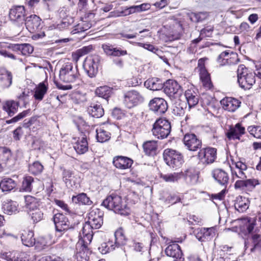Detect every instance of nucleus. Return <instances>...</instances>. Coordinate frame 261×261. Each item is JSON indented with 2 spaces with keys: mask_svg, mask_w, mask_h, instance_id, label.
Here are the masks:
<instances>
[{
  "mask_svg": "<svg viewBox=\"0 0 261 261\" xmlns=\"http://www.w3.org/2000/svg\"><path fill=\"white\" fill-rule=\"evenodd\" d=\"M103 212L97 208H91L88 214V221L84 225L82 232L80 233L81 239L76 245L77 261H88L89 249L88 245L92 239V229H98L103 224Z\"/></svg>",
  "mask_w": 261,
  "mask_h": 261,
  "instance_id": "1",
  "label": "nucleus"
},
{
  "mask_svg": "<svg viewBox=\"0 0 261 261\" xmlns=\"http://www.w3.org/2000/svg\"><path fill=\"white\" fill-rule=\"evenodd\" d=\"M232 165L235 166H230L232 177L233 179L235 177L240 179L236 180L234 183L235 189L251 191L256 186L260 184V182L257 179L247 178L249 175L248 168L246 164L239 161L233 163Z\"/></svg>",
  "mask_w": 261,
  "mask_h": 261,
  "instance_id": "2",
  "label": "nucleus"
},
{
  "mask_svg": "<svg viewBox=\"0 0 261 261\" xmlns=\"http://www.w3.org/2000/svg\"><path fill=\"white\" fill-rule=\"evenodd\" d=\"M102 205L108 210L121 215L127 216L130 213V210L126 201L118 195L111 194L107 196L103 201Z\"/></svg>",
  "mask_w": 261,
  "mask_h": 261,
  "instance_id": "3",
  "label": "nucleus"
},
{
  "mask_svg": "<svg viewBox=\"0 0 261 261\" xmlns=\"http://www.w3.org/2000/svg\"><path fill=\"white\" fill-rule=\"evenodd\" d=\"M238 82L244 89H249L255 83V73L247 69L244 65H240L237 70Z\"/></svg>",
  "mask_w": 261,
  "mask_h": 261,
  "instance_id": "4",
  "label": "nucleus"
},
{
  "mask_svg": "<svg viewBox=\"0 0 261 261\" xmlns=\"http://www.w3.org/2000/svg\"><path fill=\"white\" fill-rule=\"evenodd\" d=\"M60 79L65 83H72L76 82L79 77V73L77 67H73L71 62L63 64L60 68Z\"/></svg>",
  "mask_w": 261,
  "mask_h": 261,
  "instance_id": "5",
  "label": "nucleus"
},
{
  "mask_svg": "<svg viewBox=\"0 0 261 261\" xmlns=\"http://www.w3.org/2000/svg\"><path fill=\"white\" fill-rule=\"evenodd\" d=\"M171 126L170 122L165 119L160 118L156 120L153 125V135L158 139L167 138L170 133Z\"/></svg>",
  "mask_w": 261,
  "mask_h": 261,
  "instance_id": "6",
  "label": "nucleus"
},
{
  "mask_svg": "<svg viewBox=\"0 0 261 261\" xmlns=\"http://www.w3.org/2000/svg\"><path fill=\"white\" fill-rule=\"evenodd\" d=\"M164 91L171 99L177 102L182 95V89L180 85L173 80H167L164 84Z\"/></svg>",
  "mask_w": 261,
  "mask_h": 261,
  "instance_id": "7",
  "label": "nucleus"
},
{
  "mask_svg": "<svg viewBox=\"0 0 261 261\" xmlns=\"http://www.w3.org/2000/svg\"><path fill=\"white\" fill-rule=\"evenodd\" d=\"M164 159L166 164L173 169L181 167L184 160L181 153L171 149H166L163 153Z\"/></svg>",
  "mask_w": 261,
  "mask_h": 261,
  "instance_id": "8",
  "label": "nucleus"
},
{
  "mask_svg": "<svg viewBox=\"0 0 261 261\" xmlns=\"http://www.w3.org/2000/svg\"><path fill=\"white\" fill-rule=\"evenodd\" d=\"M115 245L112 241L103 243L98 247L99 251L103 254H106L115 249V247L123 245L125 243V237L122 228H119L115 233Z\"/></svg>",
  "mask_w": 261,
  "mask_h": 261,
  "instance_id": "9",
  "label": "nucleus"
},
{
  "mask_svg": "<svg viewBox=\"0 0 261 261\" xmlns=\"http://www.w3.org/2000/svg\"><path fill=\"white\" fill-rule=\"evenodd\" d=\"M99 62L100 57L98 55H93L86 58L83 67L89 77H94L97 73Z\"/></svg>",
  "mask_w": 261,
  "mask_h": 261,
  "instance_id": "10",
  "label": "nucleus"
},
{
  "mask_svg": "<svg viewBox=\"0 0 261 261\" xmlns=\"http://www.w3.org/2000/svg\"><path fill=\"white\" fill-rule=\"evenodd\" d=\"M63 180L66 186L71 190L77 188L80 184V177L70 170L64 169L62 173Z\"/></svg>",
  "mask_w": 261,
  "mask_h": 261,
  "instance_id": "11",
  "label": "nucleus"
},
{
  "mask_svg": "<svg viewBox=\"0 0 261 261\" xmlns=\"http://www.w3.org/2000/svg\"><path fill=\"white\" fill-rule=\"evenodd\" d=\"M144 97L139 92L132 90L127 92L124 96V103L129 109L143 102Z\"/></svg>",
  "mask_w": 261,
  "mask_h": 261,
  "instance_id": "12",
  "label": "nucleus"
},
{
  "mask_svg": "<svg viewBox=\"0 0 261 261\" xmlns=\"http://www.w3.org/2000/svg\"><path fill=\"white\" fill-rule=\"evenodd\" d=\"M217 158V150L214 148L206 147L201 149L198 153V158L203 164L213 163Z\"/></svg>",
  "mask_w": 261,
  "mask_h": 261,
  "instance_id": "13",
  "label": "nucleus"
},
{
  "mask_svg": "<svg viewBox=\"0 0 261 261\" xmlns=\"http://www.w3.org/2000/svg\"><path fill=\"white\" fill-rule=\"evenodd\" d=\"M217 61L220 66H225L234 65L238 63L239 60L237 54L229 50H226L219 55Z\"/></svg>",
  "mask_w": 261,
  "mask_h": 261,
  "instance_id": "14",
  "label": "nucleus"
},
{
  "mask_svg": "<svg viewBox=\"0 0 261 261\" xmlns=\"http://www.w3.org/2000/svg\"><path fill=\"white\" fill-rule=\"evenodd\" d=\"M185 146L190 151H195L202 146V142L194 134H186L183 138Z\"/></svg>",
  "mask_w": 261,
  "mask_h": 261,
  "instance_id": "15",
  "label": "nucleus"
},
{
  "mask_svg": "<svg viewBox=\"0 0 261 261\" xmlns=\"http://www.w3.org/2000/svg\"><path fill=\"white\" fill-rule=\"evenodd\" d=\"M54 222L57 232L61 233L59 236H61L62 232L68 230L70 227V223L66 216L61 213H58L54 215Z\"/></svg>",
  "mask_w": 261,
  "mask_h": 261,
  "instance_id": "16",
  "label": "nucleus"
},
{
  "mask_svg": "<svg viewBox=\"0 0 261 261\" xmlns=\"http://www.w3.org/2000/svg\"><path fill=\"white\" fill-rule=\"evenodd\" d=\"M150 8V5L148 3H144L140 5L133 6L130 7L122 8L121 10H118L116 13L117 17L127 16L136 12H141L149 10Z\"/></svg>",
  "mask_w": 261,
  "mask_h": 261,
  "instance_id": "17",
  "label": "nucleus"
},
{
  "mask_svg": "<svg viewBox=\"0 0 261 261\" xmlns=\"http://www.w3.org/2000/svg\"><path fill=\"white\" fill-rule=\"evenodd\" d=\"M150 110L158 115L164 114L168 109L167 102L162 98L155 97L152 99L149 103Z\"/></svg>",
  "mask_w": 261,
  "mask_h": 261,
  "instance_id": "18",
  "label": "nucleus"
},
{
  "mask_svg": "<svg viewBox=\"0 0 261 261\" xmlns=\"http://www.w3.org/2000/svg\"><path fill=\"white\" fill-rule=\"evenodd\" d=\"M41 19L36 15H31L25 20V24L28 30L31 33H35L41 29Z\"/></svg>",
  "mask_w": 261,
  "mask_h": 261,
  "instance_id": "19",
  "label": "nucleus"
},
{
  "mask_svg": "<svg viewBox=\"0 0 261 261\" xmlns=\"http://www.w3.org/2000/svg\"><path fill=\"white\" fill-rule=\"evenodd\" d=\"M220 102L225 110L231 112L237 110L241 105V102L238 99L230 97L224 98Z\"/></svg>",
  "mask_w": 261,
  "mask_h": 261,
  "instance_id": "20",
  "label": "nucleus"
},
{
  "mask_svg": "<svg viewBox=\"0 0 261 261\" xmlns=\"http://www.w3.org/2000/svg\"><path fill=\"white\" fill-rule=\"evenodd\" d=\"M25 9L23 6H17L12 8L9 12L11 20L22 22L24 20Z\"/></svg>",
  "mask_w": 261,
  "mask_h": 261,
  "instance_id": "21",
  "label": "nucleus"
},
{
  "mask_svg": "<svg viewBox=\"0 0 261 261\" xmlns=\"http://www.w3.org/2000/svg\"><path fill=\"white\" fill-rule=\"evenodd\" d=\"M12 73L4 67L0 68V84L3 88H9L12 84Z\"/></svg>",
  "mask_w": 261,
  "mask_h": 261,
  "instance_id": "22",
  "label": "nucleus"
},
{
  "mask_svg": "<svg viewBox=\"0 0 261 261\" xmlns=\"http://www.w3.org/2000/svg\"><path fill=\"white\" fill-rule=\"evenodd\" d=\"M245 133V128L240 123H237L227 132L226 136L229 140L240 139V137Z\"/></svg>",
  "mask_w": 261,
  "mask_h": 261,
  "instance_id": "23",
  "label": "nucleus"
},
{
  "mask_svg": "<svg viewBox=\"0 0 261 261\" xmlns=\"http://www.w3.org/2000/svg\"><path fill=\"white\" fill-rule=\"evenodd\" d=\"M212 176L220 185L226 188L229 176L225 171L221 169H215L212 171Z\"/></svg>",
  "mask_w": 261,
  "mask_h": 261,
  "instance_id": "24",
  "label": "nucleus"
},
{
  "mask_svg": "<svg viewBox=\"0 0 261 261\" xmlns=\"http://www.w3.org/2000/svg\"><path fill=\"white\" fill-rule=\"evenodd\" d=\"M4 255L8 261H29L28 256L25 252L13 250L5 252Z\"/></svg>",
  "mask_w": 261,
  "mask_h": 261,
  "instance_id": "25",
  "label": "nucleus"
},
{
  "mask_svg": "<svg viewBox=\"0 0 261 261\" xmlns=\"http://www.w3.org/2000/svg\"><path fill=\"white\" fill-rule=\"evenodd\" d=\"M113 163L117 168L125 169L131 167L133 161L125 156H117L114 158Z\"/></svg>",
  "mask_w": 261,
  "mask_h": 261,
  "instance_id": "26",
  "label": "nucleus"
},
{
  "mask_svg": "<svg viewBox=\"0 0 261 261\" xmlns=\"http://www.w3.org/2000/svg\"><path fill=\"white\" fill-rule=\"evenodd\" d=\"M102 48L104 52L108 56L120 57L127 55V51L122 50L120 48L114 47L110 44H103Z\"/></svg>",
  "mask_w": 261,
  "mask_h": 261,
  "instance_id": "27",
  "label": "nucleus"
},
{
  "mask_svg": "<svg viewBox=\"0 0 261 261\" xmlns=\"http://www.w3.org/2000/svg\"><path fill=\"white\" fill-rule=\"evenodd\" d=\"M73 147L76 152L80 154H84L88 151V144L85 135H82L81 138H79Z\"/></svg>",
  "mask_w": 261,
  "mask_h": 261,
  "instance_id": "28",
  "label": "nucleus"
},
{
  "mask_svg": "<svg viewBox=\"0 0 261 261\" xmlns=\"http://www.w3.org/2000/svg\"><path fill=\"white\" fill-rule=\"evenodd\" d=\"M165 253L167 256L175 259L180 258L182 254L180 246L174 243L166 248Z\"/></svg>",
  "mask_w": 261,
  "mask_h": 261,
  "instance_id": "29",
  "label": "nucleus"
},
{
  "mask_svg": "<svg viewBox=\"0 0 261 261\" xmlns=\"http://www.w3.org/2000/svg\"><path fill=\"white\" fill-rule=\"evenodd\" d=\"M48 90V83L46 81L40 83L35 89L34 97L36 100H41Z\"/></svg>",
  "mask_w": 261,
  "mask_h": 261,
  "instance_id": "30",
  "label": "nucleus"
},
{
  "mask_svg": "<svg viewBox=\"0 0 261 261\" xmlns=\"http://www.w3.org/2000/svg\"><path fill=\"white\" fill-rule=\"evenodd\" d=\"M158 142L154 140L147 141L143 144L145 153L149 156H154L156 154Z\"/></svg>",
  "mask_w": 261,
  "mask_h": 261,
  "instance_id": "31",
  "label": "nucleus"
},
{
  "mask_svg": "<svg viewBox=\"0 0 261 261\" xmlns=\"http://www.w3.org/2000/svg\"><path fill=\"white\" fill-rule=\"evenodd\" d=\"M249 201L242 196L237 197L234 201V207L239 212H244L249 207Z\"/></svg>",
  "mask_w": 261,
  "mask_h": 261,
  "instance_id": "32",
  "label": "nucleus"
},
{
  "mask_svg": "<svg viewBox=\"0 0 261 261\" xmlns=\"http://www.w3.org/2000/svg\"><path fill=\"white\" fill-rule=\"evenodd\" d=\"M144 86L151 90H159L163 88L162 81L159 78L152 77L146 80L144 83Z\"/></svg>",
  "mask_w": 261,
  "mask_h": 261,
  "instance_id": "33",
  "label": "nucleus"
},
{
  "mask_svg": "<svg viewBox=\"0 0 261 261\" xmlns=\"http://www.w3.org/2000/svg\"><path fill=\"white\" fill-rule=\"evenodd\" d=\"M18 206L16 201L7 200L3 202L2 209L4 213L11 215L18 212Z\"/></svg>",
  "mask_w": 261,
  "mask_h": 261,
  "instance_id": "34",
  "label": "nucleus"
},
{
  "mask_svg": "<svg viewBox=\"0 0 261 261\" xmlns=\"http://www.w3.org/2000/svg\"><path fill=\"white\" fill-rule=\"evenodd\" d=\"M18 106V102L14 100H7L4 103L3 109L11 117L17 112Z\"/></svg>",
  "mask_w": 261,
  "mask_h": 261,
  "instance_id": "35",
  "label": "nucleus"
},
{
  "mask_svg": "<svg viewBox=\"0 0 261 261\" xmlns=\"http://www.w3.org/2000/svg\"><path fill=\"white\" fill-rule=\"evenodd\" d=\"M88 113L93 117L100 118L104 114V110L99 103H92L88 108Z\"/></svg>",
  "mask_w": 261,
  "mask_h": 261,
  "instance_id": "36",
  "label": "nucleus"
},
{
  "mask_svg": "<svg viewBox=\"0 0 261 261\" xmlns=\"http://www.w3.org/2000/svg\"><path fill=\"white\" fill-rule=\"evenodd\" d=\"M21 238L22 244L26 246L32 247L35 244L34 232L32 231H23L22 233Z\"/></svg>",
  "mask_w": 261,
  "mask_h": 261,
  "instance_id": "37",
  "label": "nucleus"
},
{
  "mask_svg": "<svg viewBox=\"0 0 261 261\" xmlns=\"http://www.w3.org/2000/svg\"><path fill=\"white\" fill-rule=\"evenodd\" d=\"M185 96L187 99L189 108L196 106L198 102V96L192 89H188L186 91Z\"/></svg>",
  "mask_w": 261,
  "mask_h": 261,
  "instance_id": "38",
  "label": "nucleus"
},
{
  "mask_svg": "<svg viewBox=\"0 0 261 261\" xmlns=\"http://www.w3.org/2000/svg\"><path fill=\"white\" fill-rule=\"evenodd\" d=\"M16 186V182L10 178H4L0 181V189L3 192L10 191L13 190Z\"/></svg>",
  "mask_w": 261,
  "mask_h": 261,
  "instance_id": "39",
  "label": "nucleus"
},
{
  "mask_svg": "<svg viewBox=\"0 0 261 261\" xmlns=\"http://www.w3.org/2000/svg\"><path fill=\"white\" fill-rule=\"evenodd\" d=\"M184 176V173L174 172L172 173L161 174V177L166 182H174L177 181Z\"/></svg>",
  "mask_w": 261,
  "mask_h": 261,
  "instance_id": "40",
  "label": "nucleus"
},
{
  "mask_svg": "<svg viewBox=\"0 0 261 261\" xmlns=\"http://www.w3.org/2000/svg\"><path fill=\"white\" fill-rule=\"evenodd\" d=\"M200 80L203 86L206 89H211L213 86L210 74L206 70L202 69L199 73Z\"/></svg>",
  "mask_w": 261,
  "mask_h": 261,
  "instance_id": "41",
  "label": "nucleus"
},
{
  "mask_svg": "<svg viewBox=\"0 0 261 261\" xmlns=\"http://www.w3.org/2000/svg\"><path fill=\"white\" fill-rule=\"evenodd\" d=\"M199 234H202L201 236L198 238L199 240H210L215 234V228L214 227L201 228L197 235Z\"/></svg>",
  "mask_w": 261,
  "mask_h": 261,
  "instance_id": "42",
  "label": "nucleus"
},
{
  "mask_svg": "<svg viewBox=\"0 0 261 261\" xmlns=\"http://www.w3.org/2000/svg\"><path fill=\"white\" fill-rule=\"evenodd\" d=\"M113 89L107 86L98 87L95 90V94L99 97L107 99L112 93Z\"/></svg>",
  "mask_w": 261,
  "mask_h": 261,
  "instance_id": "43",
  "label": "nucleus"
},
{
  "mask_svg": "<svg viewBox=\"0 0 261 261\" xmlns=\"http://www.w3.org/2000/svg\"><path fill=\"white\" fill-rule=\"evenodd\" d=\"M72 200L76 203L88 205H90L92 204V201L87 196V194L84 193H80L76 196H73Z\"/></svg>",
  "mask_w": 261,
  "mask_h": 261,
  "instance_id": "44",
  "label": "nucleus"
},
{
  "mask_svg": "<svg viewBox=\"0 0 261 261\" xmlns=\"http://www.w3.org/2000/svg\"><path fill=\"white\" fill-rule=\"evenodd\" d=\"M25 206L28 212L38 209L39 203L37 199L31 196H27L25 197Z\"/></svg>",
  "mask_w": 261,
  "mask_h": 261,
  "instance_id": "45",
  "label": "nucleus"
},
{
  "mask_svg": "<svg viewBox=\"0 0 261 261\" xmlns=\"http://www.w3.org/2000/svg\"><path fill=\"white\" fill-rule=\"evenodd\" d=\"M96 138L99 142H105L108 141L111 137L110 133L106 131L103 127H100L96 129Z\"/></svg>",
  "mask_w": 261,
  "mask_h": 261,
  "instance_id": "46",
  "label": "nucleus"
},
{
  "mask_svg": "<svg viewBox=\"0 0 261 261\" xmlns=\"http://www.w3.org/2000/svg\"><path fill=\"white\" fill-rule=\"evenodd\" d=\"M188 182L192 185L196 184L198 180V174L193 170H188L186 171L184 176Z\"/></svg>",
  "mask_w": 261,
  "mask_h": 261,
  "instance_id": "47",
  "label": "nucleus"
},
{
  "mask_svg": "<svg viewBox=\"0 0 261 261\" xmlns=\"http://www.w3.org/2000/svg\"><path fill=\"white\" fill-rule=\"evenodd\" d=\"M11 156L10 149L5 147H0V163L6 164Z\"/></svg>",
  "mask_w": 261,
  "mask_h": 261,
  "instance_id": "48",
  "label": "nucleus"
},
{
  "mask_svg": "<svg viewBox=\"0 0 261 261\" xmlns=\"http://www.w3.org/2000/svg\"><path fill=\"white\" fill-rule=\"evenodd\" d=\"M73 18L71 16H67L66 18H62L61 21L55 28L59 30L68 28L73 22Z\"/></svg>",
  "mask_w": 261,
  "mask_h": 261,
  "instance_id": "49",
  "label": "nucleus"
},
{
  "mask_svg": "<svg viewBox=\"0 0 261 261\" xmlns=\"http://www.w3.org/2000/svg\"><path fill=\"white\" fill-rule=\"evenodd\" d=\"M34 179L30 176H27L23 178L22 181V188L26 192L31 191L33 184L34 183Z\"/></svg>",
  "mask_w": 261,
  "mask_h": 261,
  "instance_id": "50",
  "label": "nucleus"
},
{
  "mask_svg": "<svg viewBox=\"0 0 261 261\" xmlns=\"http://www.w3.org/2000/svg\"><path fill=\"white\" fill-rule=\"evenodd\" d=\"M56 241V240L53 239L51 234H48L44 238H41L37 243H40L42 247L44 248L45 247L49 246L54 244Z\"/></svg>",
  "mask_w": 261,
  "mask_h": 261,
  "instance_id": "51",
  "label": "nucleus"
},
{
  "mask_svg": "<svg viewBox=\"0 0 261 261\" xmlns=\"http://www.w3.org/2000/svg\"><path fill=\"white\" fill-rule=\"evenodd\" d=\"M28 214L30 216H31L33 221L35 223L41 221L43 217V213L39 208L28 212Z\"/></svg>",
  "mask_w": 261,
  "mask_h": 261,
  "instance_id": "52",
  "label": "nucleus"
},
{
  "mask_svg": "<svg viewBox=\"0 0 261 261\" xmlns=\"http://www.w3.org/2000/svg\"><path fill=\"white\" fill-rule=\"evenodd\" d=\"M43 169V166L39 162H35L30 165L29 168V171L33 174L37 175L41 173Z\"/></svg>",
  "mask_w": 261,
  "mask_h": 261,
  "instance_id": "53",
  "label": "nucleus"
},
{
  "mask_svg": "<svg viewBox=\"0 0 261 261\" xmlns=\"http://www.w3.org/2000/svg\"><path fill=\"white\" fill-rule=\"evenodd\" d=\"M91 27V24L85 21H82L76 25L72 31L73 34L79 33L88 30Z\"/></svg>",
  "mask_w": 261,
  "mask_h": 261,
  "instance_id": "54",
  "label": "nucleus"
},
{
  "mask_svg": "<svg viewBox=\"0 0 261 261\" xmlns=\"http://www.w3.org/2000/svg\"><path fill=\"white\" fill-rule=\"evenodd\" d=\"M207 17V14L204 12H199L198 13H191L189 14L190 20L194 22H198L205 19Z\"/></svg>",
  "mask_w": 261,
  "mask_h": 261,
  "instance_id": "55",
  "label": "nucleus"
},
{
  "mask_svg": "<svg viewBox=\"0 0 261 261\" xmlns=\"http://www.w3.org/2000/svg\"><path fill=\"white\" fill-rule=\"evenodd\" d=\"M248 130L255 138L261 139V126H250Z\"/></svg>",
  "mask_w": 261,
  "mask_h": 261,
  "instance_id": "56",
  "label": "nucleus"
},
{
  "mask_svg": "<svg viewBox=\"0 0 261 261\" xmlns=\"http://www.w3.org/2000/svg\"><path fill=\"white\" fill-rule=\"evenodd\" d=\"M243 222L247 225V229L249 233H251L256 225V220L254 218H246L243 219Z\"/></svg>",
  "mask_w": 261,
  "mask_h": 261,
  "instance_id": "57",
  "label": "nucleus"
},
{
  "mask_svg": "<svg viewBox=\"0 0 261 261\" xmlns=\"http://www.w3.org/2000/svg\"><path fill=\"white\" fill-rule=\"evenodd\" d=\"M30 112V110H26L22 112L19 113L15 117H13V118L11 119L10 120H7L6 121V123L7 124H10L13 123H15L19 120H21L23 118L27 116V115L29 114Z\"/></svg>",
  "mask_w": 261,
  "mask_h": 261,
  "instance_id": "58",
  "label": "nucleus"
},
{
  "mask_svg": "<svg viewBox=\"0 0 261 261\" xmlns=\"http://www.w3.org/2000/svg\"><path fill=\"white\" fill-rule=\"evenodd\" d=\"M33 47L29 44H21L20 53L23 55H28L33 51Z\"/></svg>",
  "mask_w": 261,
  "mask_h": 261,
  "instance_id": "59",
  "label": "nucleus"
},
{
  "mask_svg": "<svg viewBox=\"0 0 261 261\" xmlns=\"http://www.w3.org/2000/svg\"><path fill=\"white\" fill-rule=\"evenodd\" d=\"M92 50L93 47L92 45L84 46L76 51V55L79 58L90 53Z\"/></svg>",
  "mask_w": 261,
  "mask_h": 261,
  "instance_id": "60",
  "label": "nucleus"
},
{
  "mask_svg": "<svg viewBox=\"0 0 261 261\" xmlns=\"http://www.w3.org/2000/svg\"><path fill=\"white\" fill-rule=\"evenodd\" d=\"M137 44L139 46L143 47L144 48L154 53H156L159 50L158 48L154 47L153 45L150 44L143 43L141 42H138Z\"/></svg>",
  "mask_w": 261,
  "mask_h": 261,
  "instance_id": "61",
  "label": "nucleus"
},
{
  "mask_svg": "<svg viewBox=\"0 0 261 261\" xmlns=\"http://www.w3.org/2000/svg\"><path fill=\"white\" fill-rule=\"evenodd\" d=\"M40 261H63V260L60 257L56 255H46L41 257Z\"/></svg>",
  "mask_w": 261,
  "mask_h": 261,
  "instance_id": "62",
  "label": "nucleus"
},
{
  "mask_svg": "<svg viewBox=\"0 0 261 261\" xmlns=\"http://www.w3.org/2000/svg\"><path fill=\"white\" fill-rule=\"evenodd\" d=\"M226 192V188L224 187V189H223L220 192L212 194L211 198L213 199L221 200L224 198Z\"/></svg>",
  "mask_w": 261,
  "mask_h": 261,
  "instance_id": "63",
  "label": "nucleus"
},
{
  "mask_svg": "<svg viewBox=\"0 0 261 261\" xmlns=\"http://www.w3.org/2000/svg\"><path fill=\"white\" fill-rule=\"evenodd\" d=\"M37 117H36V116L32 117L28 120L25 119L23 122V126L24 127L28 128L32 124H35V122H37Z\"/></svg>",
  "mask_w": 261,
  "mask_h": 261,
  "instance_id": "64",
  "label": "nucleus"
}]
</instances>
